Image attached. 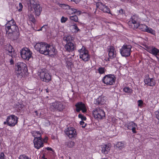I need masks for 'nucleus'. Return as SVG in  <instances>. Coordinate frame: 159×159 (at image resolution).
Instances as JSON below:
<instances>
[{"label": "nucleus", "instance_id": "11", "mask_svg": "<svg viewBox=\"0 0 159 159\" xmlns=\"http://www.w3.org/2000/svg\"><path fill=\"white\" fill-rule=\"evenodd\" d=\"M7 118L8 125L10 127L14 126L18 121V117L13 115L8 116Z\"/></svg>", "mask_w": 159, "mask_h": 159}, {"label": "nucleus", "instance_id": "57", "mask_svg": "<svg viewBox=\"0 0 159 159\" xmlns=\"http://www.w3.org/2000/svg\"><path fill=\"white\" fill-rule=\"evenodd\" d=\"M35 112L36 113V115L37 116H38V111H35Z\"/></svg>", "mask_w": 159, "mask_h": 159}, {"label": "nucleus", "instance_id": "48", "mask_svg": "<svg viewBox=\"0 0 159 159\" xmlns=\"http://www.w3.org/2000/svg\"><path fill=\"white\" fill-rule=\"evenodd\" d=\"M84 122L83 121H81L80 122V124L81 125H82V127L84 128L85 127V126L86 125V124H85L84 125Z\"/></svg>", "mask_w": 159, "mask_h": 159}, {"label": "nucleus", "instance_id": "28", "mask_svg": "<svg viewBox=\"0 0 159 159\" xmlns=\"http://www.w3.org/2000/svg\"><path fill=\"white\" fill-rule=\"evenodd\" d=\"M80 58H81L84 61H88L90 58L88 53L84 55H82L81 56H80Z\"/></svg>", "mask_w": 159, "mask_h": 159}, {"label": "nucleus", "instance_id": "4", "mask_svg": "<svg viewBox=\"0 0 159 159\" xmlns=\"http://www.w3.org/2000/svg\"><path fill=\"white\" fill-rule=\"evenodd\" d=\"M29 0L31 10L32 11L33 9H34V11H33V12H34L36 16H39L42 11L41 7L39 4L37 3L34 0Z\"/></svg>", "mask_w": 159, "mask_h": 159}, {"label": "nucleus", "instance_id": "1", "mask_svg": "<svg viewBox=\"0 0 159 159\" xmlns=\"http://www.w3.org/2000/svg\"><path fill=\"white\" fill-rule=\"evenodd\" d=\"M35 50L40 53L52 56L56 54L57 50L53 46L45 43H37L34 46Z\"/></svg>", "mask_w": 159, "mask_h": 159}, {"label": "nucleus", "instance_id": "32", "mask_svg": "<svg viewBox=\"0 0 159 159\" xmlns=\"http://www.w3.org/2000/svg\"><path fill=\"white\" fill-rule=\"evenodd\" d=\"M77 11V9L74 8H70L68 9L67 13L69 15H71L76 12Z\"/></svg>", "mask_w": 159, "mask_h": 159}, {"label": "nucleus", "instance_id": "60", "mask_svg": "<svg viewBox=\"0 0 159 159\" xmlns=\"http://www.w3.org/2000/svg\"><path fill=\"white\" fill-rule=\"evenodd\" d=\"M46 92L47 93L48 92V90L47 89H46Z\"/></svg>", "mask_w": 159, "mask_h": 159}, {"label": "nucleus", "instance_id": "25", "mask_svg": "<svg viewBox=\"0 0 159 159\" xmlns=\"http://www.w3.org/2000/svg\"><path fill=\"white\" fill-rule=\"evenodd\" d=\"M78 52L80 53V57L82 55H84L88 53V51L86 50L85 48L83 46H82L81 49L78 50Z\"/></svg>", "mask_w": 159, "mask_h": 159}, {"label": "nucleus", "instance_id": "16", "mask_svg": "<svg viewBox=\"0 0 159 159\" xmlns=\"http://www.w3.org/2000/svg\"><path fill=\"white\" fill-rule=\"evenodd\" d=\"M34 143L35 148L37 149H39L43 146V143L42 141L41 138L34 139Z\"/></svg>", "mask_w": 159, "mask_h": 159}, {"label": "nucleus", "instance_id": "43", "mask_svg": "<svg viewBox=\"0 0 159 159\" xmlns=\"http://www.w3.org/2000/svg\"><path fill=\"white\" fill-rule=\"evenodd\" d=\"M155 113L156 118L159 120V110L156 111Z\"/></svg>", "mask_w": 159, "mask_h": 159}, {"label": "nucleus", "instance_id": "35", "mask_svg": "<svg viewBox=\"0 0 159 159\" xmlns=\"http://www.w3.org/2000/svg\"><path fill=\"white\" fill-rule=\"evenodd\" d=\"M67 146L70 148H73L75 145V142L74 141H69L66 143Z\"/></svg>", "mask_w": 159, "mask_h": 159}, {"label": "nucleus", "instance_id": "12", "mask_svg": "<svg viewBox=\"0 0 159 159\" xmlns=\"http://www.w3.org/2000/svg\"><path fill=\"white\" fill-rule=\"evenodd\" d=\"M65 133L69 138H75L77 134L75 128L73 127H68L65 130Z\"/></svg>", "mask_w": 159, "mask_h": 159}, {"label": "nucleus", "instance_id": "22", "mask_svg": "<svg viewBox=\"0 0 159 159\" xmlns=\"http://www.w3.org/2000/svg\"><path fill=\"white\" fill-rule=\"evenodd\" d=\"M111 147V146L109 144L104 145L102 146L101 147L102 153L105 154L108 153L110 150Z\"/></svg>", "mask_w": 159, "mask_h": 159}, {"label": "nucleus", "instance_id": "50", "mask_svg": "<svg viewBox=\"0 0 159 159\" xmlns=\"http://www.w3.org/2000/svg\"><path fill=\"white\" fill-rule=\"evenodd\" d=\"M47 26L46 25H45L43 26L40 30H38V31L42 30H43L44 27H47Z\"/></svg>", "mask_w": 159, "mask_h": 159}, {"label": "nucleus", "instance_id": "23", "mask_svg": "<svg viewBox=\"0 0 159 159\" xmlns=\"http://www.w3.org/2000/svg\"><path fill=\"white\" fill-rule=\"evenodd\" d=\"M6 50L8 51V54L12 57H15V55H13L14 53L13 49L12 46L10 44L7 45L6 47Z\"/></svg>", "mask_w": 159, "mask_h": 159}, {"label": "nucleus", "instance_id": "63", "mask_svg": "<svg viewBox=\"0 0 159 159\" xmlns=\"http://www.w3.org/2000/svg\"><path fill=\"white\" fill-rule=\"evenodd\" d=\"M11 23V24H12L11 23Z\"/></svg>", "mask_w": 159, "mask_h": 159}, {"label": "nucleus", "instance_id": "30", "mask_svg": "<svg viewBox=\"0 0 159 159\" xmlns=\"http://www.w3.org/2000/svg\"><path fill=\"white\" fill-rule=\"evenodd\" d=\"M98 72L100 74H102L105 73L106 71V69L104 67L100 66L98 69Z\"/></svg>", "mask_w": 159, "mask_h": 159}, {"label": "nucleus", "instance_id": "26", "mask_svg": "<svg viewBox=\"0 0 159 159\" xmlns=\"http://www.w3.org/2000/svg\"><path fill=\"white\" fill-rule=\"evenodd\" d=\"M34 139H39L41 138V134L39 131H33L31 132Z\"/></svg>", "mask_w": 159, "mask_h": 159}, {"label": "nucleus", "instance_id": "14", "mask_svg": "<svg viewBox=\"0 0 159 159\" xmlns=\"http://www.w3.org/2000/svg\"><path fill=\"white\" fill-rule=\"evenodd\" d=\"M124 126L127 128V129L131 130L132 132L134 134L136 133V129L137 127V125L133 121H130L126 124Z\"/></svg>", "mask_w": 159, "mask_h": 159}, {"label": "nucleus", "instance_id": "45", "mask_svg": "<svg viewBox=\"0 0 159 159\" xmlns=\"http://www.w3.org/2000/svg\"><path fill=\"white\" fill-rule=\"evenodd\" d=\"M19 8L18 10L20 12L22 11V8L23 7V5L21 3H20L19 4Z\"/></svg>", "mask_w": 159, "mask_h": 159}, {"label": "nucleus", "instance_id": "39", "mask_svg": "<svg viewBox=\"0 0 159 159\" xmlns=\"http://www.w3.org/2000/svg\"><path fill=\"white\" fill-rule=\"evenodd\" d=\"M68 20L67 17H65L64 16H62L61 18V21L62 23H65Z\"/></svg>", "mask_w": 159, "mask_h": 159}, {"label": "nucleus", "instance_id": "41", "mask_svg": "<svg viewBox=\"0 0 159 159\" xmlns=\"http://www.w3.org/2000/svg\"><path fill=\"white\" fill-rule=\"evenodd\" d=\"M79 117L82 120H86V117L84 116L82 114H80L78 115Z\"/></svg>", "mask_w": 159, "mask_h": 159}, {"label": "nucleus", "instance_id": "40", "mask_svg": "<svg viewBox=\"0 0 159 159\" xmlns=\"http://www.w3.org/2000/svg\"><path fill=\"white\" fill-rule=\"evenodd\" d=\"M145 31L151 34H153V30L152 29L150 28H148V26L146 30Z\"/></svg>", "mask_w": 159, "mask_h": 159}, {"label": "nucleus", "instance_id": "58", "mask_svg": "<svg viewBox=\"0 0 159 159\" xmlns=\"http://www.w3.org/2000/svg\"><path fill=\"white\" fill-rule=\"evenodd\" d=\"M46 27H44L43 28V29L44 30H46Z\"/></svg>", "mask_w": 159, "mask_h": 159}, {"label": "nucleus", "instance_id": "37", "mask_svg": "<svg viewBox=\"0 0 159 159\" xmlns=\"http://www.w3.org/2000/svg\"><path fill=\"white\" fill-rule=\"evenodd\" d=\"M123 90L125 93H131L132 92V89L128 87H125L123 89Z\"/></svg>", "mask_w": 159, "mask_h": 159}, {"label": "nucleus", "instance_id": "21", "mask_svg": "<svg viewBox=\"0 0 159 159\" xmlns=\"http://www.w3.org/2000/svg\"><path fill=\"white\" fill-rule=\"evenodd\" d=\"M108 55L109 57L111 58L116 57V54L114 48L112 46H110L108 48Z\"/></svg>", "mask_w": 159, "mask_h": 159}, {"label": "nucleus", "instance_id": "24", "mask_svg": "<svg viewBox=\"0 0 159 159\" xmlns=\"http://www.w3.org/2000/svg\"><path fill=\"white\" fill-rule=\"evenodd\" d=\"M151 52H150L153 55L155 56L157 58H158L157 56L159 55V50L155 48H153L151 50Z\"/></svg>", "mask_w": 159, "mask_h": 159}, {"label": "nucleus", "instance_id": "13", "mask_svg": "<svg viewBox=\"0 0 159 159\" xmlns=\"http://www.w3.org/2000/svg\"><path fill=\"white\" fill-rule=\"evenodd\" d=\"M40 76L41 80L46 82H48L51 79V75L45 70H42L40 72Z\"/></svg>", "mask_w": 159, "mask_h": 159}, {"label": "nucleus", "instance_id": "34", "mask_svg": "<svg viewBox=\"0 0 159 159\" xmlns=\"http://www.w3.org/2000/svg\"><path fill=\"white\" fill-rule=\"evenodd\" d=\"M58 5H59L61 7L65 9H68L70 8V7L66 4H61L59 3H58Z\"/></svg>", "mask_w": 159, "mask_h": 159}, {"label": "nucleus", "instance_id": "7", "mask_svg": "<svg viewBox=\"0 0 159 159\" xmlns=\"http://www.w3.org/2000/svg\"><path fill=\"white\" fill-rule=\"evenodd\" d=\"M132 46L129 45L124 44L120 49V54L123 57H128L130 56Z\"/></svg>", "mask_w": 159, "mask_h": 159}, {"label": "nucleus", "instance_id": "19", "mask_svg": "<svg viewBox=\"0 0 159 159\" xmlns=\"http://www.w3.org/2000/svg\"><path fill=\"white\" fill-rule=\"evenodd\" d=\"M106 102V98L102 96H99L94 101V103L97 105H102Z\"/></svg>", "mask_w": 159, "mask_h": 159}, {"label": "nucleus", "instance_id": "52", "mask_svg": "<svg viewBox=\"0 0 159 159\" xmlns=\"http://www.w3.org/2000/svg\"><path fill=\"white\" fill-rule=\"evenodd\" d=\"M48 140V138L47 137H46L42 141L43 142H47Z\"/></svg>", "mask_w": 159, "mask_h": 159}, {"label": "nucleus", "instance_id": "29", "mask_svg": "<svg viewBox=\"0 0 159 159\" xmlns=\"http://www.w3.org/2000/svg\"><path fill=\"white\" fill-rule=\"evenodd\" d=\"M64 40L66 41L67 43L70 41L72 40V37L71 35H67L63 37Z\"/></svg>", "mask_w": 159, "mask_h": 159}, {"label": "nucleus", "instance_id": "61", "mask_svg": "<svg viewBox=\"0 0 159 159\" xmlns=\"http://www.w3.org/2000/svg\"><path fill=\"white\" fill-rule=\"evenodd\" d=\"M158 22H159V19H158Z\"/></svg>", "mask_w": 159, "mask_h": 159}, {"label": "nucleus", "instance_id": "5", "mask_svg": "<svg viewBox=\"0 0 159 159\" xmlns=\"http://www.w3.org/2000/svg\"><path fill=\"white\" fill-rule=\"evenodd\" d=\"M65 108V106L60 102L55 101L50 104V109L51 111L57 110L61 111L64 109Z\"/></svg>", "mask_w": 159, "mask_h": 159}, {"label": "nucleus", "instance_id": "49", "mask_svg": "<svg viewBox=\"0 0 159 159\" xmlns=\"http://www.w3.org/2000/svg\"><path fill=\"white\" fill-rule=\"evenodd\" d=\"M124 11L122 9H121L119 11V12L120 14H123L124 13Z\"/></svg>", "mask_w": 159, "mask_h": 159}, {"label": "nucleus", "instance_id": "8", "mask_svg": "<svg viewBox=\"0 0 159 159\" xmlns=\"http://www.w3.org/2000/svg\"><path fill=\"white\" fill-rule=\"evenodd\" d=\"M22 58L25 59L29 60L31 57L32 52L30 50L26 48H22L20 52Z\"/></svg>", "mask_w": 159, "mask_h": 159}, {"label": "nucleus", "instance_id": "10", "mask_svg": "<svg viewBox=\"0 0 159 159\" xmlns=\"http://www.w3.org/2000/svg\"><path fill=\"white\" fill-rule=\"evenodd\" d=\"M138 19V17L137 15H134L131 16L128 23L130 28L134 29L137 28Z\"/></svg>", "mask_w": 159, "mask_h": 159}, {"label": "nucleus", "instance_id": "55", "mask_svg": "<svg viewBox=\"0 0 159 159\" xmlns=\"http://www.w3.org/2000/svg\"><path fill=\"white\" fill-rule=\"evenodd\" d=\"M4 124L6 125L7 124L8 125V122L7 121V118L6 121H4L3 123Z\"/></svg>", "mask_w": 159, "mask_h": 159}, {"label": "nucleus", "instance_id": "31", "mask_svg": "<svg viewBox=\"0 0 159 159\" xmlns=\"http://www.w3.org/2000/svg\"><path fill=\"white\" fill-rule=\"evenodd\" d=\"M32 13V12H31V11H29L28 16L29 19L30 21L32 22H34L35 21V19Z\"/></svg>", "mask_w": 159, "mask_h": 159}, {"label": "nucleus", "instance_id": "3", "mask_svg": "<svg viewBox=\"0 0 159 159\" xmlns=\"http://www.w3.org/2000/svg\"><path fill=\"white\" fill-rule=\"evenodd\" d=\"M16 74L17 76L21 78L22 75L27 71L26 65L22 62H19L15 65Z\"/></svg>", "mask_w": 159, "mask_h": 159}, {"label": "nucleus", "instance_id": "2", "mask_svg": "<svg viewBox=\"0 0 159 159\" xmlns=\"http://www.w3.org/2000/svg\"><path fill=\"white\" fill-rule=\"evenodd\" d=\"M16 22L13 20L9 21L5 25V28L6 34L8 36L11 38L13 35V32L17 31L18 30V27L15 25Z\"/></svg>", "mask_w": 159, "mask_h": 159}, {"label": "nucleus", "instance_id": "44", "mask_svg": "<svg viewBox=\"0 0 159 159\" xmlns=\"http://www.w3.org/2000/svg\"><path fill=\"white\" fill-rule=\"evenodd\" d=\"M73 26H74V29L75 30H76V31H75V33H76L77 32H78V31H80V30L78 28V27L75 24H74L73 25Z\"/></svg>", "mask_w": 159, "mask_h": 159}, {"label": "nucleus", "instance_id": "42", "mask_svg": "<svg viewBox=\"0 0 159 159\" xmlns=\"http://www.w3.org/2000/svg\"><path fill=\"white\" fill-rule=\"evenodd\" d=\"M66 64L69 67H71L73 66V63L72 62V61H68L66 62Z\"/></svg>", "mask_w": 159, "mask_h": 159}, {"label": "nucleus", "instance_id": "38", "mask_svg": "<svg viewBox=\"0 0 159 159\" xmlns=\"http://www.w3.org/2000/svg\"><path fill=\"white\" fill-rule=\"evenodd\" d=\"M19 159H30V158L25 155H22L19 156Z\"/></svg>", "mask_w": 159, "mask_h": 159}, {"label": "nucleus", "instance_id": "33", "mask_svg": "<svg viewBox=\"0 0 159 159\" xmlns=\"http://www.w3.org/2000/svg\"><path fill=\"white\" fill-rule=\"evenodd\" d=\"M116 147L120 149H123L124 147V144L121 142H118L116 144Z\"/></svg>", "mask_w": 159, "mask_h": 159}, {"label": "nucleus", "instance_id": "62", "mask_svg": "<svg viewBox=\"0 0 159 159\" xmlns=\"http://www.w3.org/2000/svg\"><path fill=\"white\" fill-rule=\"evenodd\" d=\"M44 159H47V158H44Z\"/></svg>", "mask_w": 159, "mask_h": 159}, {"label": "nucleus", "instance_id": "54", "mask_svg": "<svg viewBox=\"0 0 159 159\" xmlns=\"http://www.w3.org/2000/svg\"><path fill=\"white\" fill-rule=\"evenodd\" d=\"M10 62L11 64H13L14 63V61L13 60L11 59L10 61Z\"/></svg>", "mask_w": 159, "mask_h": 159}, {"label": "nucleus", "instance_id": "6", "mask_svg": "<svg viewBox=\"0 0 159 159\" xmlns=\"http://www.w3.org/2000/svg\"><path fill=\"white\" fill-rule=\"evenodd\" d=\"M116 78L114 75H106L102 79V82L107 85H112L115 83Z\"/></svg>", "mask_w": 159, "mask_h": 159}, {"label": "nucleus", "instance_id": "59", "mask_svg": "<svg viewBox=\"0 0 159 159\" xmlns=\"http://www.w3.org/2000/svg\"><path fill=\"white\" fill-rule=\"evenodd\" d=\"M42 158H43V159H44V158H45L44 157V155H43V156L42 157Z\"/></svg>", "mask_w": 159, "mask_h": 159}, {"label": "nucleus", "instance_id": "36", "mask_svg": "<svg viewBox=\"0 0 159 159\" xmlns=\"http://www.w3.org/2000/svg\"><path fill=\"white\" fill-rule=\"evenodd\" d=\"M70 19L72 21H73L75 22H78V18L77 16L74 15L70 16Z\"/></svg>", "mask_w": 159, "mask_h": 159}, {"label": "nucleus", "instance_id": "47", "mask_svg": "<svg viewBox=\"0 0 159 159\" xmlns=\"http://www.w3.org/2000/svg\"><path fill=\"white\" fill-rule=\"evenodd\" d=\"M5 155L3 152H1L0 154V159H5Z\"/></svg>", "mask_w": 159, "mask_h": 159}, {"label": "nucleus", "instance_id": "46", "mask_svg": "<svg viewBox=\"0 0 159 159\" xmlns=\"http://www.w3.org/2000/svg\"><path fill=\"white\" fill-rule=\"evenodd\" d=\"M138 106L139 107H141L142 105V104H143V101L142 100H138Z\"/></svg>", "mask_w": 159, "mask_h": 159}, {"label": "nucleus", "instance_id": "15", "mask_svg": "<svg viewBox=\"0 0 159 159\" xmlns=\"http://www.w3.org/2000/svg\"><path fill=\"white\" fill-rule=\"evenodd\" d=\"M96 6L97 8L103 11L105 13H110V8L101 2H98L96 3Z\"/></svg>", "mask_w": 159, "mask_h": 159}, {"label": "nucleus", "instance_id": "56", "mask_svg": "<svg viewBox=\"0 0 159 159\" xmlns=\"http://www.w3.org/2000/svg\"><path fill=\"white\" fill-rule=\"evenodd\" d=\"M76 12H77V13H78V14L79 15H80L81 13V11H77H77Z\"/></svg>", "mask_w": 159, "mask_h": 159}, {"label": "nucleus", "instance_id": "27", "mask_svg": "<svg viewBox=\"0 0 159 159\" xmlns=\"http://www.w3.org/2000/svg\"><path fill=\"white\" fill-rule=\"evenodd\" d=\"M137 28H138L139 29L142 31H145L146 30L147 26L144 24H138Z\"/></svg>", "mask_w": 159, "mask_h": 159}, {"label": "nucleus", "instance_id": "18", "mask_svg": "<svg viewBox=\"0 0 159 159\" xmlns=\"http://www.w3.org/2000/svg\"><path fill=\"white\" fill-rule=\"evenodd\" d=\"M65 49L68 52H72L76 49L74 44L71 42L66 43L65 46Z\"/></svg>", "mask_w": 159, "mask_h": 159}, {"label": "nucleus", "instance_id": "9", "mask_svg": "<svg viewBox=\"0 0 159 159\" xmlns=\"http://www.w3.org/2000/svg\"><path fill=\"white\" fill-rule=\"evenodd\" d=\"M94 117L98 120H101L105 117V113L104 111L99 108H97L92 112Z\"/></svg>", "mask_w": 159, "mask_h": 159}, {"label": "nucleus", "instance_id": "51", "mask_svg": "<svg viewBox=\"0 0 159 159\" xmlns=\"http://www.w3.org/2000/svg\"><path fill=\"white\" fill-rule=\"evenodd\" d=\"M71 0L72 1L75 2L76 3H78L80 2V0Z\"/></svg>", "mask_w": 159, "mask_h": 159}, {"label": "nucleus", "instance_id": "17", "mask_svg": "<svg viewBox=\"0 0 159 159\" xmlns=\"http://www.w3.org/2000/svg\"><path fill=\"white\" fill-rule=\"evenodd\" d=\"M76 107V111L77 112H79L80 110L84 113L87 110L84 104L82 102H78L75 105Z\"/></svg>", "mask_w": 159, "mask_h": 159}, {"label": "nucleus", "instance_id": "53", "mask_svg": "<svg viewBox=\"0 0 159 159\" xmlns=\"http://www.w3.org/2000/svg\"><path fill=\"white\" fill-rule=\"evenodd\" d=\"M46 148L47 150H48V151H52V148H51L47 147Z\"/></svg>", "mask_w": 159, "mask_h": 159}, {"label": "nucleus", "instance_id": "20", "mask_svg": "<svg viewBox=\"0 0 159 159\" xmlns=\"http://www.w3.org/2000/svg\"><path fill=\"white\" fill-rule=\"evenodd\" d=\"M145 84L150 86H153L155 85L156 83L155 80L153 78H147L144 80Z\"/></svg>", "mask_w": 159, "mask_h": 159}]
</instances>
